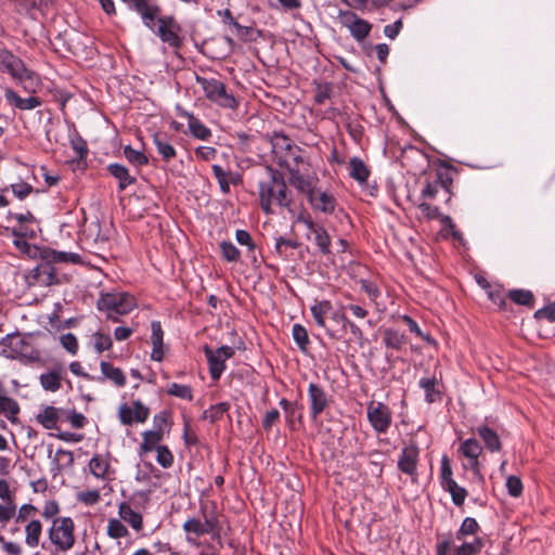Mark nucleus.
Here are the masks:
<instances>
[{
	"label": "nucleus",
	"instance_id": "f257e3e1",
	"mask_svg": "<svg viewBox=\"0 0 555 555\" xmlns=\"http://www.w3.org/2000/svg\"><path fill=\"white\" fill-rule=\"evenodd\" d=\"M266 179L259 182V204L266 214H272L271 206L273 204L291 209L293 204L292 193L288 190L283 175L273 169L266 167Z\"/></svg>",
	"mask_w": 555,
	"mask_h": 555
},
{
	"label": "nucleus",
	"instance_id": "f03ea898",
	"mask_svg": "<svg viewBox=\"0 0 555 555\" xmlns=\"http://www.w3.org/2000/svg\"><path fill=\"white\" fill-rule=\"evenodd\" d=\"M202 517H189L182 525L185 533V540L194 545H198L199 538L209 535L212 540L221 541V524L215 508L207 511L205 505L199 508Z\"/></svg>",
	"mask_w": 555,
	"mask_h": 555
},
{
	"label": "nucleus",
	"instance_id": "7ed1b4c3",
	"mask_svg": "<svg viewBox=\"0 0 555 555\" xmlns=\"http://www.w3.org/2000/svg\"><path fill=\"white\" fill-rule=\"evenodd\" d=\"M51 544L56 551L66 553L75 544V522L70 517H59L51 521L48 530Z\"/></svg>",
	"mask_w": 555,
	"mask_h": 555
},
{
	"label": "nucleus",
	"instance_id": "20e7f679",
	"mask_svg": "<svg viewBox=\"0 0 555 555\" xmlns=\"http://www.w3.org/2000/svg\"><path fill=\"white\" fill-rule=\"evenodd\" d=\"M196 81L210 102L229 109H236L238 107V100L227 91V87L222 81L201 76H196Z\"/></svg>",
	"mask_w": 555,
	"mask_h": 555
},
{
	"label": "nucleus",
	"instance_id": "39448f33",
	"mask_svg": "<svg viewBox=\"0 0 555 555\" xmlns=\"http://www.w3.org/2000/svg\"><path fill=\"white\" fill-rule=\"evenodd\" d=\"M98 309L105 311L107 318L118 321V315L128 314L135 307V299L127 293H106L98 300Z\"/></svg>",
	"mask_w": 555,
	"mask_h": 555
},
{
	"label": "nucleus",
	"instance_id": "423d86ee",
	"mask_svg": "<svg viewBox=\"0 0 555 555\" xmlns=\"http://www.w3.org/2000/svg\"><path fill=\"white\" fill-rule=\"evenodd\" d=\"M0 68L8 72L13 79L29 83V88H33L38 81L37 75L28 69L17 55L4 47H0Z\"/></svg>",
	"mask_w": 555,
	"mask_h": 555
},
{
	"label": "nucleus",
	"instance_id": "0eeeda50",
	"mask_svg": "<svg viewBox=\"0 0 555 555\" xmlns=\"http://www.w3.org/2000/svg\"><path fill=\"white\" fill-rule=\"evenodd\" d=\"M297 221L305 224V227L309 230L310 234L313 236L312 240L314 245L318 247V250L321 255L325 257L333 255L331 250V236L322 224L314 222L308 212L299 214Z\"/></svg>",
	"mask_w": 555,
	"mask_h": 555
},
{
	"label": "nucleus",
	"instance_id": "6e6552de",
	"mask_svg": "<svg viewBox=\"0 0 555 555\" xmlns=\"http://www.w3.org/2000/svg\"><path fill=\"white\" fill-rule=\"evenodd\" d=\"M204 353L208 362L210 377L212 380L217 382L225 370V361L235 354V350L230 346H221L214 351L206 345L204 347Z\"/></svg>",
	"mask_w": 555,
	"mask_h": 555
},
{
	"label": "nucleus",
	"instance_id": "1a4fd4ad",
	"mask_svg": "<svg viewBox=\"0 0 555 555\" xmlns=\"http://www.w3.org/2000/svg\"><path fill=\"white\" fill-rule=\"evenodd\" d=\"M366 415L372 428L377 434H386L389 430L392 423V413L387 404L371 401L366 406Z\"/></svg>",
	"mask_w": 555,
	"mask_h": 555
},
{
	"label": "nucleus",
	"instance_id": "9d476101",
	"mask_svg": "<svg viewBox=\"0 0 555 555\" xmlns=\"http://www.w3.org/2000/svg\"><path fill=\"white\" fill-rule=\"evenodd\" d=\"M160 40L168 43L173 49H179L182 46V38L180 33L182 31L181 25L177 22L175 16L166 15L158 17L157 29L154 30Z\"/></svg>",
	"mask_w": 555,
	"mask_h": 555
},
{
	"label": "nucleus",
	"instance_id": "9b49d317",
	"mask_svg": "<svg viewBox=\"0 0 555 555\" xmlns=\"http://www.w3.org/2000/svg\"><path fill=\"white\" fill-rule=\"evenodd\" d=\"M338 18L340 24L349 29L351 36L357 41H362L370 35L372 24L363 18H360L354 12L340 11Z\"/></svg>",
	"mask_w": 555,
	"mask_h": 555
},
{
	"label": "nucleus",
	"instance_id": "f8f14e48",
	"mask_svg": "<svg viewBox=\"0 0 555 555\" xmlns=\"http://www.w3.org/2000/svg\"><path fill=\"white\" fill-rule=\"evenodd\" d=\"M271 151L282 167L283 160L288 158L291 154L302 152V150L293 143L292 139L283 132L274 131L270 137Z\"/></svg>",
	"mask_w": 555,
	"mask_h": 555
},
{
	"label": "nucleus",
	"instance_id": "ddd939ff",
	"mask_svg": "<svg viewBox=\"0 0 555 555\" xmlns=\"http://www.w3.org/2000/svg\"><path fill=\"white\" fill-rule=\"evenodd\" d=\"M420 457V449L416 442L411 441L400 453L398 460V469L410 476L412 481L417 478V463Z\"/></svg>",
	"mask_w": 555,
	"mask_h": 555
},
{
	"label": "nucleus",
	"instance_id": "4468645a",
	"mask_svg": "<svg viewBox=\"0 0 555 555\" xmlns=\"http://www.w3.org/2000/svg\"><path fill=\"white\" fill-rule=\"evenodd\" d=\"M308 396L310 400V415L315 420L328 406L330 399L324 388L314 383L309 384Z\"/></svg>",
	"mask_w": 555,
	"mask_h": 555
},
{
	"label": "nucleus",
	"instance_id": "2eb2a0df",
	"mask_svg": "<svg viewBox=\"0 0 555 555\" xmlns=\"http://www.w3.org/2000/svg\"><path fill=\"white\" fill-rule=\"evenodd\" d=\"M308 201L314 210L328 215L333 214L336 207L335 197L332 194L322 192L318 189L310 194Z\"/></svg>",
	"mask_w": 555,
	"mask_h": 555
},
{
	"label": "nucleus",
	"instance_id": "dca6fc26",
	"mask_svg": "<svg viewBox=\"0 0 555 555\" xmlns=\"http://www.w3.org/2000/svg\"><path fill=\"white\" fill-rule=\"evenodd\" d=\"M331 326H326L325 332L330 338L339 340L347 333V325L349 323V319L346 317L344 310L333 311L331 314Z\"/></svg>",
	"mask_w": 555,
	"mask_h": 555
},
{
	"label": "nucleus",
	"instance_id": "f3484780",
	"mask_svg": "<svg viewBox=\"0 0 555 555\" xmlns=\"http://www.w3.org/2000/svg\"><path fill=\"white\" fill-rule=\"evenodd\" d=\"M4 98L8 104L21 111H30L42 104V101L38 96L21 98L14 90L7 89Z\"/></svg>",
	"mask_w": 555,
	"mask_h": 555
},
{
	"label": "nucleus",
	"instance_id": "a211bd4d",
	"mask_svg": "<svg viewBox=\"0 0 555 555\" xmlns=\"http://www.w3.org/2000/svg\"><path fill=\"white\" fill-rule=\"evenodd\" d=\"M39 257L43 262L47 263H76L79 260V256L74 253L57 251L50 247L40 249Z\"/></svg>",
	"mask_w": 555,
	"mask_h": 555
},
{
	"label": "nucleus",
	"instance_id": "6ab92c4d",
	"mask_svg": "<svg viewBox=\"0 0 555 555\" xmlns=\"http://www.w3.org/2000/svg\"><path fill=\"white\" fill-rule=\"evenodd\" d=\"M153 143L156 146L162 159L169 163L177 156V151L170 142V138L165 132H156L153 134Z\"/></svg>",
	"mask_w": 555,
	"mask_h": 555
},
{
	"label": "nucleus",
	"instance_id": "aec40b11",
	"mask_svg": "<svg viewBox=\"0 0 555 555\" xmlns=\"http://www.w3.org/2000/svg\"><path fill=\"white\" fill-rule=\"evenodd\" d=\"M181 117L188 120V128L193 138L199 140H208L211 137V130L205 126L197 117H195L192 113L183 111L180 114Z\"/></svg>",
	"mask_w": 555,
	"mask_h": 555
},
{
	"label": "nucleus",
	"instance_id": "412c9836",
	"mask_svg": "<svg viewBox=\"0 0 555 555\" xmlns=\"http://www.w3.org/2000/svg\"><path fill=\"white\" fill-rule=\"evenodd\" d=\"M439 169L436 171L435 180L439 184L440 189H443L448 193L447 202L451 201L453 177L451 171H456L455 167L448 165L446 162L440 163Z\"/></svg>",
	"mask_w": 555,
	"mask_h": 555
},
{
	"label": "nucleus",
	"instance_id": "4be33fe9",
	"mask_svg": "<svg viewBox=\"0 0 555 555\" xmlns=\"http://www.w3.org/2000/svg\"><path fill=\"white\" fill-rule=\"evenodd\" d=\"M306 170H297L289 173V183L296 188L299 192L307 195V198L315 190L313 186V178L305 173Z\"/></svg>",
	"mask_w": 555,
	"mask_h": 555
},
{
	"label": "nucleus",
	"instance_id": "5701e85b",
	"mask_svg": "<svg viewBox=\"0 0 555 555\" xmlns=\"http://www.w3.org/2000/svg\"><path fill=\"white\" fill-rule=\"evenodd\" d=\"M418 386L424 390L425 401L427 403L440 402L442 400V392L439 389V382L435 376L421 378Z\"/></svg>",
	"mask_w": 555,
	"mask_h": 555
},
{
	"label": "nucleus",
	"instance_id": "b1692460",
	"mask_svg": "<svg viewBox=\"0 0 555 555\" xmlns=\"http://www.w3.org/2000/svg\"><path fill=\"white\" fill-rule=\"evenodd\" d=\"M106 169L115 179L118 180L119 191H124L129 185L137 182V179L129 173L128 168L121 164H109Z\"/></svg>",
	"mask_w": 555,
	"mask_h": 555
},
{
	"label": "nucleus",
	"instance_id": "393cba45",
	"mask_svg": "<svg viewBox=\"0 0 555 555\" xmlns=\"http://www.w3.org/2000/svg\"><path fill=\"white\" fill-rule=\"evenodd\" d=\"M477 435L482 439L486 448L490 452H499L502 449V443L499 435L487 425H481L476 428Z\"/></svg>",
	"mask_w": 555,
	"mask_h": 555
},
{
	"label": "nucleus",
	"instance_id": "a878e982",
	"mask_svg": "<svg viewBox=\"0 0 555 555\" xmlns=\"http://www.w3.org/2000/svg\"><path fill=\"white\" fill-rule=\"evenodd\" d=\"M310 311L315 324L322 328H326L325 318L333 312L332 302L330 300H315L310 307Z\"/></svg>",
	"mask_w": 555,
	"mask_h": 555
},
{
	"label": "nucleus",
	"instance_id": "bb28decb",
	"mask_svg": "<svg viewBox=\"0 0 555 555\" xmlns=\"http://www.w3.org/2000/svg\"><path fill=\"white\" fill-rule=\"evenodd\" d=\"M63 378V369H53L40 375V384L47 391L55 392L61 388V380Z\"/></svg>",
	"mask_w": 555,
	"mask_h": 555
},
{
	"label": "nucleus",
	"instance_id": "cd10ccee",
	"mask_svg": "<svg viewBox=\"0 0 555 555\" xmlns=\"http://www.w3.org/2000/svg\"><path fill=\"white\" fill-rule=\"evenodd\" d=\"M119 517L128 522L134 530L140 531L143 528L142 515L132 509L128 503H120L118 508Z\"/></svg>",
	"mask_w": 555,
	"mask_h": 555
},
{
	"label": "nucleus",
	"instance_id": "c85d7f7f",
	"mask_svg": "<svg viewBox=\"0 0 555 555\" xmlns=\"http://www.w3.org/2000/svg\"><path fill=\"white\" fill-rule=\"evenodd\" d=\"M102 375L105 379L112 380L117 387L126 385V376L119 367H115L112 363L102 361L100 364Z\"/></svg>",
	"mask_w": 555,
	"mask_h": 555
},
{
	"label": "nucleus",
	"instance_id": "c756f323",
	"mask_svg": "<svg viewBox=\"0 0 555 555\" xmlns=\"http://www.w3.org/2000/svg\"><path fill=\"white\" fill-rule=\"evenodd\" d=\"M383 341L386 348L400 350L408 343V337L395 328H386L383 333Z\"/></svg>",
	"mask_w": 555,
	"mask_h": 555
},
{
	"label": "nucleus",
	"instance_id": "7c9ffc66",
	"mask_svg": "<svg viewBox=\"0 0 555 555\" xmlns=\"http://www.w3.org/2000/svg\"><path fill=\"white\" fill-rule=\"evenodd\" d=\"M42 530L43 528L40 520H30L25 526V543L31 548L37 547L40 543Z\"/></svg>",
	"mask_w": 555,
	"mask_h": 555
},
{
	"label": "nucleus",
	"instance_id": "2f4dec72",
	"mask_svg": "<svg viewBox=\"0 0 555 555\" xmlns=\"http://www.w3.org/2000/svg\"><path fill=\"white\" fill-rule=\"evenodd\" d=\"M143 440L140 444V455L157 450L159 442L164 438V434L159 430H146L142 434Z\"/></svg>",
	"mask_w": 555,
	"mask_h": 555
},
{
	"label": "nucleus",
	"instance_id": "473e14b6",
	"mask_svg": "<svg viewBox=\"0 0 555 555\" xmlns=\"http://www.w3.org/2000/svg\"><path fill=\"white\" fill-rule=\"evenodd\" d=\"M62 410L54 406H46L40 413L37 414L36 420L46 429H55L59 422V413Z\"/></svg>",
	"mask_w": 555,
	"mask_h": 555
},
{
	"label": "nucleus",
	"instance_id": "72a5a7b5",
	"mask_svg": "<svg viewBox=\"0 0 555 555\" xmlns=\"http://www.w3.org/2000/svg\"><path fill=\"white\" fill-rule=\"evenodd\" d=\"M350 177L359 183H365L370 177V169L359 157H352L349 160Z\"/></svg>",
	"mask_w": 555,
	"mask_h": 555
},
{
	"label": "nucleus",
	"instance_id": "f704fd0d",
	"mask_svg": "<svg viewBox=\"0 0 555 555\" xmlns=\"http://www.w3.org/2000/svg\"><path fill=\"white\" fill-rule=\"evenodd\" d=\"M20 413V405L16 400L1 392L0 395V415H3L9 421L14 422Z\"/></svg>",
	"mask_w": 555,
	"mask_h": 555
},
{
	"label": "nucleus",
	"instance_id": "c9c22d12",
	"mask_svg": "<svg viewBox=\"0 0 555 555\" xmlns=\"http://www.w3.org/2000/svg\"><path fill=\"white\" fill-rule=\"evenodd\" d=\"M508 299L516 305L526 306L529 308H533L534 305V296L531 291L528 289H511L507 293Z\"/></svg>",
	"mask_w": 555,
	"mask_h": 555
},
{
	"label": "nucleus",
	"instance_id": "e433bc0d",
	"mask_svg": "<svg viewBox=\"0 0 555 555\" xmlns=\"http://www.w3.org/2000/svg\"><path fill=\"white\" fill-rule=\"evenodd\" d=\"M109 463L100 454H95L89 462L91 474L99 479H105Z\"/></svg>",
	"mask_w": 555,
	"mask_h": 555
},
{
	"label": "nucleus",
	"instance_id": "4c0bfd02",
	"mask_svg": "<svg viewBox=\"0 0 555 555\" xmlns=\"http://www.w3.org/2000/svg\"><path fill=\"white\" fill-rule=\"evenodd\" d=\"M230 410L229 402H220L211 405L208 410H205L202 414L203 420H208L210 423H216L222 418L223 414Z\"/></svg>",
	"mask_w": 555,
	"mask_h": 555
},
{
	"label": "nucleus",
	"instance_id": "58836bf2",
	"mask_svg": "<svg viewBox=\"0 0 555 555\" xmlns=\"http://www.w3.org/2000/svg\"><path fill=\"white\" fill-rule=\"evenodd\" d=\"M460 451L468 460H475L481 454L482 448L475 438H469L461 443Z\"/></svg>",
	"mask_w": 555,
	"mask_h": 555
},
{
	"label": "nucleus",
	"instance_id": "ea45409f",
	"mask_svg": "<svg viewBox=\"0 0 555 555\" xmlns=\"http://www.w3.org/2000/svg\"><path fill=\"white\" fill-rule=\"evenodd\" d=\"M122 153L127 160L133 166L142 167L149 163L147 156L143 152L134 150L131 145H126Z\"/></svg>",
	"mask_w": 555,
	"mask_h": 555
},
{
	"label": "nucleus",
	"instance_id": "a19ab883",
	"mask_svg": "<svg viewBox=\"0 0 555 555\" xmlns=\"http://www.w3.org/2000/svg\"><path fill=\"white\" fill-rule=\"evenodd\" d=\"M442 489L450 493L452 502L456 506H462L468 494L466 489L459 486L456 481H452L450 485L446 486Z\"/></svg>",
	"mask_w": 555,
	"mask_h": 555
},
{
	"label": "nucleus",
	"instance_id": "79ce46f5",
	"mask_svg": "<svg viewBox=\"0 0 555 555\" xmlns=\"http://www.w3.org/2000/svg\"><path fill=\"white\" fill-rule=\"evenodd\" d=\"M292 335H293V338H294L295 343L297 344L298 348L302 352H306L307 347L310 343L306 327L298 323L294 324L293 330H292Z\"/></svg>",
	"mask_w": 555,
	"mask_h": 555
},
{
	"label": "nucleus",
	"instance_id": "37998d69",
	"mask_svg": "<svg viewBox=\"0 0 555 555\" xmlns=\"http://www.w3.org/2000/svg\"><path fill=\"white\" fill-rule=\"evenodd\" d=\"M168 395L172 397H177L180 399H184L188 401L193 400V389L189 385H181L178 383H172L169 385L167 389Z\"/></svg>",
	"mask_w": 555,
	"mask_h": 555
},
{
	"label": "nucleus",
	"instance_id": "c03bdc74",
	"mask_svg": "<svg viewBox=\"0 0 555 555\" xmlns=\"http://www.w3.org/2000/svg\"><path fill=\"white\" fill-rule=\"evenodd\" d=\"M301 153L302 152L291 154L288 158L283 160L282 167H285L289 171V173L294 172L295 169L300 171L306 170V166H308V164L306 163Z\"/></svg>",
	"mask_w": 555,
	"mask_h": 555
},
{
	"label": "nucleus",
	"instance_id": "a18cd8bd",
	"mask_svg": "<svg viewBox=\"0 0 555 555\" xmlns=\"http://www.w3.org/2000/svg\"><path fill=\"white\" fill-rule=\"evenodd\" d=\"M300 246V243L297 241H293L289 238H285L283 236H280L276 238L275 242V253L283 259H288L289 254L287 253V249H297Z\"/></svg>",
	"mask_w": 555,
	"mask_h": 555
},
{
	"label": "nucleus",
	"instance_id": "49530a36",
	"mask_svg": "<svg viewBox=\"0 0 555 555\" xmlns=\"http://www.w3.org/2000/svg\"><path fill=\"white\" fill-rule=\"evenodd\" d=\"M221 255L228 262H236L240 260L241 251L231 241H222L220 243Z\"/></svg>",
	"mask_w": 555,
	"mask_h": 555
},
{
	"label": "nucleus",
	"instance_id": "de8ad7c7",
	"mask_svg": "<svg viewBox=\"0 0 555 555\" xmlns=\"http://www.w3.org/2000/svg\"><path fill=\"white\" fill-rule=\"evenodd\" d=\"M478 529H479V525H478L477 520L473 517H466L463 520L460 529L456 531V539L463 540L467 535H473L478 531Z\"/></svg>",
	"mask_w": 555,
	"mask_h": 555
},
{
	"label": "nucleus",
	"instance_id": "09e8293b",
	"mask_svg": "<svg viewBox=\"0 0 555 555\" xmlns=\"http://www.w3.org/2000/svg\"><path fill=\"white\" fill-rule=\"evenodd\" d=\"M54 461L56 462L57 472H62L64 468H69L74 465V453L68 450L59 449Z\"/></svg>",
	"mask_w": 555,
	"mask_h": 555
},
{
	"label": "nucleus",
	"instance_id": "8fccbe9b",
	"mask_svg": "<svg viewBox=\"0 0 555 555\" xmlns=\"http://www.w3.org/2000/svg\"><path fill=\"white\" fill-rule=\"evenodd\" d=\"M453 472L450 463V459L448 455H442L441 457V467H440V485L442 488L450 485L452 481H455L453 479Z\"/></svg>",
	"mask_w": 555,
	"mask_h": 555
},
{
	"label": "nucleus",
	"instance_id": "3c124183",
	"mask_svg": "<svg viewBox=\"0 0 555 555\" xmlns=\"http://www.w3.org/2000/svg\"><path fill=\"white\" fill-rule=\"evenodd\" d=\"M483 543L481 539L476 538L473 542H464L461 546L454 550L453 555H474L482 548Z\"/></svg>",
	"mask_w": 555,
	"mask_h": 555
},
{
	"label": "nucleus",
	"instance_id": "603ef678",
	"mask_svg": "<svg viewBox=\"0 0 555 555\" xmlns=\"http://www.w3.org/2000/svg\"><path fill=\"white\" fill-rule=\"evenodd\" d=\"M127 527L119 519H109L107 525V534L113 539H119L128 535Z\"/></svg>",
	"mask_w": 555,
	"mask_h": 555
},
{
	"label": "nucleus",
	"instance_id": "864d4df0",
	"mask_svg": "<svg viewBox=\"0 0 555 555\" xmlns=\"http://www.w3.org/2000/svg\"><path fill=\"white\" fill-rule=\"evenodd\" d=\"M93 346L98 353H102L105 350H108L113 346L112 337L108 334L104 333H94L93 334Z\"/></svg>",
	"mask_w": 555,
	"mask_h": 555
},
{
	"label": "nucleus",
	"instance_id": "5fc2aeb1",
	"mask_svg": "<svg viewBox=\"0 0 555 555\" xmlns=\"http://www.w3.org/2000/svg\"><path fill=\"white\" fill-rule=\"evenodd\" d=\"M215 178L217 179L220 190L222 193L227 194L230 192V181L228 180L227 172L220 165H212L211 167Z\"/></svg>",
	"mask_w": 555,
	"mask_h": 555
},
{
	"label": "nucleus",
	"instance_id": "6e6d98bb",
	"mask_svg": "<svg viewBox=\"0 0 555 555\" xmlns=\"http://www.w3.org/2000/svg\"><path fill=\"white\" fill-rule=\"evenodd\" d=\"M156 452H157L156 461L162 467L169 468L172 466L173 455L167 446L157 447Z\"/></svg>",
	"mask_w": 555,
	"mask_h": 555
},
{
	"label": "nucleus",
	"instance_id": "4d7b16f0",
	"mask_svg": "<svg viewBox=\"0 0 555 555\" xmlns=\"http://www.w3.org/2000/svg\"><path fill=\"white\" fill-rule=\"evenodd\" d=\"M333 93V87L331 83H319L314 93V103L322 105L326 100L331 99Z\"/></svg>",
	"mask_w": 555,
	"mask_h": 555
},
{
	"label": "nucleus",
	"instance_id": "13d9d810",
	"mask_svg": "<svg viewBox=\"0 0 555 555\" xmlns=\"http://www.w3.org/2000/svg\"><path fill=\"white\" fill-rule=\"evenodd\" d=\"M489 299L496 305L501 310H507L508 304L506 298L507 295L504 294V291L501 288L490 289L488 292Z\"/></svg>",
	"mask_w": 555,
	"mask_h": 555
},
{
	"label": "nucleus",
	"instance_id": "bf43d9fd",
	"mask_svg": "<svg viewBox=\"0 0 555 555\" xmlns=\"http://www.w3.org/2000/svg\"><path fill=\"white\" fill-rule=\"evenodd\" d=\"M506 488L507 492L513 498H518L521 495L524 486L519 477L517 476H509L506 479Z\"/></svg>",
	"mask_w": 555,
	"mask_h": 555
},
{
	"label": "nucleus",
	"instance_id": "052dcab7",
	"mask_svg": "<svg viewBox=\"0 0 555 555\" xmlns=\"http://www.w3.org/2000/svg\"><path fill=\"white\" fill-rule=\"evenodd\" d=\"M38 270H39V275H41V276L46 275L44 282L48 285L59 284L60 281L56 276L55 269H54V267L51 266V263L44 262L39 266Z\"/></svg>",
	"mask_w": 555,
	"mask_h": 555
},
{
	"label": "nucleus",
	"instance_id": "680f3d73",
	"mask_svg": "<svg viewBox=\"0 0 555 555\" xmlns=\"http://www.w3.org/2000/svg\"><path fill=\"white\" fill-rule=\"evenodd\" d=\"M169 416L170 413L167 411H162L154 415L153 417V424L154 429L153 430H159V433L165 434L166 428L169 430Z\"/></svg>",
	"mask_w": 555,
	"mask_h": 555
},
{
	"label": "nucleus",
	"instance_id": "e2e57ef3",
	"mask_svg": "<svg viewBox=\"0 0 555 555\" xmlns=\"http://www.w3.org/2000/svg\"><path fill=\"white\" fill-rule=\"evenodd\" d=\"M361 289L367 295L371 301L375 302L380 296V291L376 283L369 280L360 281Z\"/></svg>",
	"mask_w": 555,
	"mask_h": 555
},
{
	"label": "nucleus",
	"instance_id": "0e129e2a",
	"mask_svg": "<svg viewBox=\"0 0 555 555\" xmlns=\"http://www.w3.org/2000/svg\"><path fill=\"white\" fill-rule=\"evenodd\" d=\"M70 145L74 152L76 153L77 158L83 159L88 155V146L87 142L79 135L73 138L70 140Z\"/></svg>",
	"mask_w": 555,
	"mask_h": 555
},
{
	"label": "nucleus",
	"instance_id": "69168bd1",
	"mask_svg": "<svg viewBox=\"0 0 555 555\" xmlns=\"http://www.w3.org/2000/svg\"><path fill=\"white\" fill-rule=\"evenodd\" d=\"M61 345L64 349H66L70 354H76L78 351V341L74 334L66 333L61 336Z\"/></svg>",
	"mask_w": 555,
	"mask_h": 555
},
{
	"label": "nucleus",
	"instance_id": "338daca9",
	"mask_svg": "<svg viewBox=\"0 0 555 555\" xmlns=\"http://www.w3.org/2000/svg\"><path fill=\"white\" fill-rule=\"evenodd\" d=\"M534 318L537 320L545 319L550 322H554L555 321V302H551V304L544 306L543 308L537 310L534 312Z\"/></svg>",
	"mask_w": 555,
	"mask_h": 555
},
{
	"label": "nucleus",
	"instance_id": "774afa93",
	"mask_svg": "<svg viewBox=\"0 0 555 555\" xmlns=\"http://www.w3.org/2000/svg\"><path fill=\"white\" fill-rule=\"evenodd\" d=\"M453 545L451 533L443 534L436 545V555H448Z\"/></svg>",
	"mask_w": 555,
	"mask_h": 555
}]
</instances>
